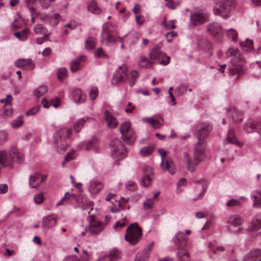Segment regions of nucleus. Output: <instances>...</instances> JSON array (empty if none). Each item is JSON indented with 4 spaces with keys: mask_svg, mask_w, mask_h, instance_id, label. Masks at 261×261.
I'll return each mask as SVG.
<instances>
[{
    "mask_svg": "<svg viewBox=\"0 0 261 261\" xmlns=\"http://www.w3.org/2000/svg\"><path fill=\"white\" fill-rule=\"evenodd\" d=\"M212 129V125L208 122L200 123L196 125L195 134L198 142L195 146L193 157H191L187 152L183 154L184 161L189 171L193 172L195 167L201 162L204 156L206 146L205 139L208 138Z\"/></svg>",
    "mask_w": 261,
    "mask_h": 261,
    "instance_id": "obj_1",
    "label": "nucleus"
},
{
    "mask_svg": "<svg viewBox=\"0 0 261 261\" xmlns=\"http://www.w3.org/2000/svg\"><path fill=\"white\" fill-rule=\"evenodd\" d=\"M226 56L230 59L231 63L228 68V73L230 76H234L235 80H238L246 71L244 65V59L241 57L239 50L237 48H229L226 52Z\"/></svg>",
    "mask_w": 261,
    "mask_h": 261,
    "instance_id": "obj_2",
    "label": "nucleus"
},
{
    "mask_svg": "<svg viewBox=\"0 0 261 261\" xmlns=\"http://www.w3.org/2000/svg\"><path fill=\"white\" fill-rule=\"evenodd\" d=\"M187 237L183 232L179 231L173 237L172 240V247L179 250L177 256L179 261H189L190 256L188 252L184 249L187 244Z\"/></svg>",
    "mask_w": 261,
    "mask_h": 261,
    "instance_id": "obj_3",
    "label": "nucleus"
},
{
    "mask_svg": "<svg viewBox=\"0 0 261 261\" xmlns=\"http://www.w3.org/2000/svg\"><path fill=\"white\" fill-rule=\"evenodd\" d=\"M72 133V128L62 127L57 130L53 135V144L57 151H65L67 148L66 139Z\"/></svg>",
    "mask_w": 261,
    "mask_h": 261,
    "instance_id": "obj_4",
    "label": "nucleus"
},
{
    "mask_svg": "<svg viewBox=\"0 0 261 261\" xmlns=\"http://www.w3.org/2000/svg\"><path fill=\"white\" fill-rule=\"evenodd\" d=\"M219 8L214 9L215 15H220L223 18H227L229 16V12L235 7L234 0H215Z\"/></svg>",
    "mask_w": 261,
    "mask_h": 261,
    "instance_id": "obj_5",
    "label": "nucleus"
},
{
    "mask_svg": "<svg viewBox=\"0 0 261 261\" xmlns=\"http://www.w3.org/2000/svg\"><path fill=\"white\" fill-rule=\"evenodd\" d=\"M142 237V229L136 223L131 224L126 229L125 240L132 245L137 244Z\"/></svg>",
    "mask_w": 261,
    "mask_h": 261,
    "instance_id": "obj_6",
    "label": "nucleus"
},
{
    "mask_svg": "<svg viewBox=\"0 0 261 261\" xmlns=\"http://www.w3.org/2000/svg\"><path fill=\"white\" fill-rule=\"evenodd\" d=\"M120 132L121 134L122 139L127 144H133L136 139V136L130 127V124L128 122L123 123L120 128Z\"/></svg>",
    "mask_w": 261,
    "mask_h": 261,
    "instance_id": "obj_7",
    "label": "nucleus"
},
{
    "mask_svg": "<svg viewBox=\"0 0 261 261\" xmlns=\"http://www.w3.org/2000/svg\"><path fill=\"white\" fill-rule=\"evenodd\" d=\"M127 67L125 64H122L119 66L114 73L112 79V84L114 85H117L121 82H125L126 81V76L127 75Z\"/></svg>",
    "mask_w": 261,
    "mask_h": 261,
    "instance_id": "obj_8",
    "label": "nucleus"
},
{
    "mask_svg": "<svg viewBox=\"0 0 261 261\" xmlns=\"http://www.w3.org/2000/svg\"><path fill=\"white\" fill-rule=\"evenodd\" d=\"M116 40V38L111 34L108 24H104L101 32V41L102 43L107 46H112Z\"/></svg>",
    "mask_w": 261,
    "mask_h": 261,
    "instance_id": "obj_9",
    "label": "nucleus"
},
{
    "mask_svg": "<svg viewBox=\"0 0 261 261\" xmlns=\"http://www.w3.org/2000/svg\"><path fill=\"white\" fill-rule=\"evenodd\" d=\"M111 148V154L114 158L121 157L120 153L122 151H126V147L122 144L121 141L118 139H115L111 141L110 143ZM123 157V156H122Z\"/></svg>",
    "mask_w": 261,
    "mask_h": 261,
    "instance_id": "obj_10",
    "label": "nucleus"
},
{
    "mask_svg": "<svg viewBox=\"0 0 261 261\" xmlns=\"http://www.w3.org/2000/svg\"><path fill=\"white\" fill-rule=\"evenodd\" d=\"M12 100V97L11 95H8L6 99H3L1 100V102L2 103H5V106L8 108H4V112L1 114L2 117L6 119L7 117H11L13 113V109L11 107V102Z\"/></svg>",
    "mask_w": 261,
    "mask_h": 261,
    "instance_id": "obj_11",
    "label": "nucleus"
},
{
    "mask_svg": "<svg viewBox=\"0 0 261 261\" xmlns=\"http://www.w3.org/2000/svg\"><path fill=\"white\" fill-rule=\"evenodd\" d=\"M143 177L142 181L143 185L147 187L150 185L153 176L152 168L149 166H144L142 169Z\"/></svg>",
    "mask_w": 261,
    "mask_h": 261,
    "instance_id": "obj_12",
    "label": "nucleus"
},
{
    "mask_svg": "<svg viewBox=\"0 0 261 261\" xmlns=\"http://www.w3.org/2000/svg\"><path fill=\"white\" fill-rule=\"evenodd\" d=\"M104 228L102 222L100 221H91L90 222L88 226H86V230L89 231L93 234H97Z\"/></svg>",
    "mask_w": 261,
    "mask_h": 261,
    "instance_id": "obj_13",
    "label": "nucleus"
},
{
    "mask_svg": "<svg viewBox=\"0 0 261 261\" xmlns=\"http://www.w3.org/2000/svg\"><path fill=\"white\" fill-rule=\"evenodd\" d=\"M57 220L58 217L55 214L48 215L42 218V226L44 228H51L56 225Z\"/></svg>",
    "mask_w": 261,
    "mask_h": 261,
    "instance_id": "obj_14",
    "label": "nucleus"
},
{
    "mask_svg": "<svg viewBox=\"0 0 261 261\" xmlns=\"http://www.w3.org/2000/svg\"><path fill=\"white\" fill-rule=\"evenodd\" d=\"M206 186L203 184L198 182L192 194V199L196 200L201 198L206 191Z\"/></svg>",
    "mask_w": 261,
    "mask_h": 261,
    "instance_id": "obj_15",
    "label": "nucleus"
},
{
    "mask_svg": "<svg viewBox=\"0 0 261 261\" xmlns=\"http://www.w3.org/2000/svg\"><path fill=\"white\" fill-rule=\"evenodd\" d=\"M261 122H255L254 121L249 120L244 125V130L247 133H251L255 129L256 131H261Z\"/></svg>",
    "mask_w": 261,
    "mask_h": 261,
    "instance_id": "obj_16",
    "label": "nucleus"
},
{
    "mask_svg": "<svg viewBox=\"0 0 261 261\" xmlns=\"http://www.w3.org/2000/svg\"><path fill=\"white\" fill-rule=\"evenodd\" d=\"M143 120L147 122L154 128H160L164 124L163 118L160 116H154L152 117L143 118Z\"/></svg>",
    "mask_w": 261,
    "mask_h": 261,
    "instance_id": "obj_17",
    "label": "nucleus"
},
{
    "mask_svg": "<svg viewBox=\"0 0 261 261\" xmlns=\"http://www.w3.org/2000/svg\"><path fill=\"white\" fill-rule=\"evenodd\" d=\"M153 244V242L151 243L144 249L142 252L138 253L136 254L135 261H147Z\"/></svg>",
    "mask_w": 261,
    "mask_h": 261,
    "instance_id": "obj_18",
    "label": "nucleus"
},
{
    "mask_svg": "<svg viewBox=\"0 0 261 261\" xmlns=\"http://www.w3.org/2000/svg\"><path fill=\"white\" fill-rule=\"evenodd\" d=\"M46 178L45 176H43L39 173H35L30 176L29 185L31 188L38 187Z\"/></svg>",
    "mask_w": 261,
    "mask_h": 261,
    "instance_id": "obj_19",
    "label": "nucleus"
},
{
    "mask_svg": "<svg viewBox=\"0 0 261 261\" xmlns=\"http://www.w3.org/2000/svg\"><path fill=\"white\" fill-rule=\"evenodd\" d=\"M261 257V249H253L247 253L242 261H257Z\"/></svg>",
    "mask_w": 261,
    "mask_h": 261,
    "instance_id": "obj_20",
    "label": "nucleus"
},
{
    "mask_svg": "<svg viewBox=\"0 0 261 261\" xmlns=\"http://www.w3.org/2000/svg\"><path fill=\"white\" fill-rule=\"evenodd\" d=\"M207 30L213 35L219 38L223 34L222 27L218 23H212L207 27Z\"/></svg>",
    "mask_w": 261,
    "mask_h": 261,
    "instance_id": "obj_21",
    "label": "nucleus"
},
{
    "mask_svg": "<svg viewBox=\"0 0 261 261\" xmlns=\"http://www.w3.org/2000/svg\"><path fill=\"white\" fill-rule=\"evenodd\" d=\"M72 96L74 101L76 103H84L86 99V95L79 88L73 90Z\"/></svg>",
    "mask_w": 261,
    "mask_h": 261,
    "instance_id": "obj_22",
    "label": "nucleus"
},
{
    "mask_svg": "<svg viewBox=\"0 0 261 261\" xmlns=\"http://www.w3.org/2000/svg\"><path fill=\"white\" fill-rule=\"evenodd\" d=\"M104 119L107 121V126L109 128H115L118 124L116 118L108 110L105 112Z\"/></svg>",
    "mask_w": 261,
    "mask_h": 261,
    "instance_id": "obj_23",
    "label": "nucleus"
},
{
    "mask_svg": "<svg viewBox=\"0 0 261 261\" xmlns=\"http://www.w3.org/2000/svg\"><path fill=\"white\" fill-rule=\"evenodd\" d=\"M164 56V54L161 52L160 47L158 45H155L150 49L148 54L149 58L152 61L153 60H158Z\"/></svg>",
    "mask_w": 261,
    "mask_h": 261,
    "instance_id": "obj_24",
    "label": "nucleus"
},
{
    "mask_svg": "<svg viewBox=\"0 0 261 261\" xmlns=\"http://www.w3.org/2000/svg\"><path fill=\"white\" fill-rule=\"evenodd\" d=\"M205 16L202 13H194L191 14L190 20L193 25L203 23L205 21Z\"/></svg>",
    "mask_w": 261,
    "mask_h": 261,
    "instance_id": "obj_25",
    "label": "nucleus"
},
{
    "mask_svg": "<svg viewBox=\"0 0 261 261\" xmlns=\"http://www.w3.org/2000/svg\"><path fill=\"white\" fill-rule=\"evenodd\" d=\"M86 60V57L85 56H82L77 57L71 62L70 64V68L71 72H74L79 70L82 63L85 62Z\"/></svg>",
    "mask_w": 261,
    "mask_h": 261,
    "instance_id": "obj_26",
    "label": "nucleus"
},
{
    "mask_svg": "<svg viewBox=\"0 0 261 261\" xmlns=\"http://www.w3.org/2000/svg\"><path fill=\"white\" fill-rule=\"evenodd\" d=\"M260 228H261V214H258L253 217L249 224L248 229L250 231H253Z\"/></svg>",
    "mask_w": 261,
    "mask_h": 261,
    "instance_id": "obj_27",
    "label": "nucleus"
},
{
    "mask_svg": "<svg viewBox=\"0 0 261 261\" xmlns=\"http://www.w3.org/2000/svg\"><path fill=\"white\" fill-rule=\"evenodd\" d=\"M250 197L253 201V207L255 208H261V192L254 190L252 192Z\"/></svg>",
    "mask_w": 261,
    "mask_h": 261,
    "instance_id": "obj_28",
    "label": "nucleus"
},
{
    "mask_svg": "<svg viewBox=\"0 0 261 261\" xmlns=\"http://www.w3.org/2000/svg\"><path fill=\"white\" fill-rule=\"evenodd\" d=\"M103 188L102 183L97 180H91L89 182V190L91 193L95 194L99 192Z\"/></svg>",
    "mask_w": 261,
    "mask_h": 261,
    "instance_id": "obj_29",
    "label": "nucleus"
},
{
    "mask_svg": "<svg viewBox=\"0 0 261 261\" xmlns=\"http://www.w3.org/2000/svg\"><path fill=\"white\" fill-rule=\"evenodd\" d=\"M244 222L243 218L238 215L234 214L231 215L227 221V223L234 227H239L241 226Z\"/></svg>",
    "mask_w": 261,
    "mask_h": 261,
    "instance_id": "obj_30",
    "label": "nucleus"
},
{
    "mask_svg": "<svg viewBox=\"0 0 261 261\" xmlns=\"http://www.w3.org/2000/svg\"><path fill=\"white\" fill-rule=\"evenodd\" d=\"M14 64L15 66L18 67H22L28 65L32 69L35 68V64L31 59H18L15 61Z\"/></svg>",
    "mask_w": 261,
    "mask_h": 261,
    "instance_id": "obj_31",
    "label": "nucleus"
},
{
    "mask_svg": "<svg viewBox=\"0 0 261 261\" xmlns=\"http://www.w3.org/2000/svg\"><path fill=\"white\" fill-rule=\"evenodd\" d=\"M164 170H167L170 174H173L175 172L174 163L172 160L168 159L161 165Z\"/></svg>",
    "mask_w": 261,
    "mask_h": 261,
    "instance_id": "obj_32",
    "label": "nucleus"
},
{
    "mask_svg": "<svg viewBox=\"0 0 261 261\" xmlns=\"http://www.w3.org/2000/svg\"><path fill=\"white\" fill-rule=\"evenodd\" d=\"M138 64L141 67L148 68L151 66L154 62L150 58L148 59L146 57L141 56L140 57Z\"/></svg>",
    "mask_w": 261,
    "mask_h": 261,
    "instance_id": "obj_33",
    "label": "nucleus"
},
{
    "mask_svg": "<svg viewBox=\"0 0 261 261\" xmlns=\"http://www.w3.org/2000/svg\"><path fill=\"white\" fill-rule=\"evenodd\" d=\"M87 9L89 12L94 14H99L101 12L100 8L97 6V2L94 0L90 2L88 5Z\"/></svg>",
    "mask_w": 261,
    "mask_h": 261,
    "instance_id": "obj_34",
    "label": "nucleus"
},
{
    "mask_svg": "<svg viewBox=\"0 0 261 261\" xmlns=\"http://www.w3.org/2000/svg\"><path fill=\"white\" fill-rule=\"evenodd\" d=\"M227 140L231 144H236L239 147H242L243 144L239 141L234 136L233 130H230L228 132Z\"/></svg>",
    "mask_w": 261,
    "mask_h": 261,
    "instance_id": "obj_35",
    "label": "nucleus"
},
{
    "mask_svg": "<svg viewBox=\"0 0 261 261\" xmlns=\"http://www.w3.org/2000/svg\"><path fill=\"white\" fill-rule=\"evenodd\" d=\"M30 34V30L29 29H24L20 32L15 33L14 36L21 41H25L28 38V35Z\"/></svg>",
    "mask_w": 261,
    "mask_h": 261,
    "instance_id": "obj_36",
    "label": "nucleus"
},
{
    "mask_svg": "<svg viewBox=\"0 0 261 261\" xmlns=\"http://www.w3.org/2000/svg\"><path fill=\"white\" fill-rule=\"evenodd\" d=\"M104 256L110 258L111 261H117L120 258V252L118 249L114 248L109 251V255Z\"/></svg>",
    "mask_w": 261,
    "mask_h": 261,
    "instance_id": "obj_37",
    "label": "nucleus"
},
{
    "mask_svg": "<svg viewBox=\"0 0 261 261\" xmlns=\"http://www.w3.org/2000/svg\"><path fill=\"white\" fill-rule=\"evenodd\" d=\"M88 118H82L77 120L73 125V128L76 133H79L83 127Z\"/></svg>",
    "mask_w": 261,
    "mask_h": 261,
    "instance_id": "obj_38",
    "label": "nucleus"
},
{
    "mask_svg": "<svg viewBox=\"0 0 261 261\" xmlns=\"http://www.w3.org/2000/svg\"><path fill=\"white\" fill-rule=\"evenodd\" d=\"M154 147L153 145H149L142 147L140 150V153L142 156H147L150 155L153 151Z\"/></svg>",
    "mask_w": 261,
    "mask_h": 261,
    "instance_id": "obj_39",
    "label": "nucleus"
},
{
    "mask_svg": "<svg viewBox=\"0 0 261 261\" xmlns=\"http://www.w3.org/2000/svg\"><path fill=\"white\" fill-rule=\"evenodd\" d=\"M48 88L47 86L43 85L38 87L34 92V95L37 97H40L47 92Z\"/></svg>",
    "mask_w": 261,
    "mask_h": 261,
    "instance_id": "obj_40",
    "label": "nucleus"
},
{
    "mask_svg": "<svg viewBox=\"0 0 261 261\" xmlns=\"http://www.w3.org/2000/svg\"><path fill=\"white\" fill-rule=\"evenodd\" d=\"M240 44L243 49L246 51H250L253 49V41L251 40L246 39L245 42H241Z\"/></svg>",
    "mask_w": 261,
    "mask_h": 261,
    "instance_id": "obj_41",
    "label": "nucleus"
},
{
    "mask_svg": "<svg viewBox=\"0 0 261 261\" xmlns=\"http://www.w3.org/2000/svg\"><path fill=\"white\" fill-rule=\"evenodd\" d=\"M97 146V139L96 138H94L92 140L90 141L88 143L86 147V150H91L93 149V150L97 151L98 150Z\"/></svg>",
    "mask_w": 261,
    "mask_h": 261,
    "instance_id": "obj_42",
    "label": "nucleus"
},
{
    "mask_svg": "<svg viewBox=\"0 0 261 261\" xmlns=\"http://www.w3.org/2000/svg\"><path fill=\"white\" fill-rule=\"evenodd\" d=\"M33 30L36 34L42 35L46 33L47 30L42 24H37L33 27Z\"/></svg>",
    "mask_w": 261,
    "mask_h": 261,
    "instance_id": "obj_43",
    "label": "nucleus"
},
{
    "mask_svg": "<svg viewBox=\"0 0 261 261\" xmlns=\"http://www.w3.org/2000/svg\"><path fill=\"white\" fill-rule=\"evenodd\" d=\"M95 39L93 37H88L85 41V48L86 49H92L95 47Z\"/></svg>",
    "mask_w": 261,
    "mask_h": 261,
    "instance_id": "obj_44",
    "label": "nucleus"
},
{
    "mask_svg": "<svg viewBox=\"0 0 261 261\" xmlns=\"http://www.w3.org/2000/svg\"><path fill=\"white\" fill-rule=\"evenodd\" d=\"M23 118L22 115H19L16 119L12 121L11 126L14 129L20 127L23 123Z\"/></svg>",
    "mask_w": 261,
    "mask_h": 261,
    "instance_id": "obj_45",
    "label": "nucleus"
},
{
    "mask_svg": "<svg viewBox=\"0 0 261 261\" xmlns=\"http://www.w3.org/2000/svg\"><path fill=\"white\" fill-rule=\"evenodd\" d=\"M226 33L227 36L232 41L235 42L237 40L238 34L236 30L233 29L226 30Z\"/></svg>",
    "mask_w": 261,
    "mask_h": 261,
    "instance_id": "obj_46",
    "label": "nucleus"
},
{
    "mask_svg": "<svg viewBox=\"0 0 261 261\" xmlns=\"http://www.w3.org/2000/svg\"><path fill=\"white\" fill-rule=\"evenodd\" d=\"M72 196H74V194H69V193L68 192L65 193L64 196L57 203L56 205L60 206L67 203L69 201L68 199H69L70 197Z\"/></svg>",
    "mask_w": 261,
    "mask_h": 261,
    "instance_id": "obj_47",
    "label": "nucleus"
},
{
    "mask_svg": "<svg viewBox=\"0 0 261 261\" xmlns=\"http://www.w3.org/2000/svg\"><path fill=\"white\" fill-rule=\"evenodd\" d=\"M251 66L257 71V73H253V75L256 77H259L261 75V62L260 63L256 62L255 63H253Z\"/></svg>",
    "mask_w": 261,
    "mask_h": 261,
    "instance_id": "obj_48",
    "label": "nucleus"
},
{
    "mask_svg": "<svg viewBox=\"0 0 261 261\" xmlns=\"http://www.w3.org/2000/svg\"><path fill=\"white\" fill-rule=\"evenodd\" d=\"M187 90V86L186 85L181 84L175 89L176 94L178 96H181L186 93Z\"/></svg>",
    "mask_w": 261,
    "mask_h": 261,
    "instance_id": "obj_49",
    "label": "nucleus"
},
{
    "mask_svg": "<svg viewBox=\"0 0 261 261\" xmlns=\"http://www.w3.org/2000/svg\"><path fill=\"white\" fill-rule=\"evenodd\" d=\"M139 74L138 72L136 70H133L130 73V77L128 78L130 86H133L135 83L136 79L138 77Z\"/></svg>",
    "mask_w": 261,
    "mask_h": 261,
    "instance_id": "obj_50",
    "label": "nucleus"
},
{
    "mask_svg": "<svg viewBox=\"0 0 261 261\" xmlns=\"http://www.w3.org/2000/svg\"><path fill=\"white\" fill-rule=\"evenodd\" d=\"M154 204V201L152 199L149 198L144 202L143 208L145 210H151L153 208Z\"/></svg>",
    "mask_w": 261,
    "mask_h": 261,
    "instance_id": "obj_51",
    "label": "nucleus"
},
{
    "mask_svg": "<svg viewBox=\"0 0 261 261\" xmlns=\"http://www.w3.org/2000/svg\"><path fill=\"white\" fill-rule=\"evenodd\" d=\"M67 71L65 68H61L59 69L58 72V77L60 80H62L67 76Z\"/></svg>",
    "mask_w": 261,
    "mask_h": 261,
    "instance_id": "obj_52",
    "label": "nucleus"
},
{
    "mask_svg": "<svg viewBox=\"0 0 261 261\" xmlns=\"http://www.w3.org/2000/svg\"><path fill=\"white\" fill-rule=\"evenodd\" d=\"M95 55L98 58H108L109 56L107 55L101 48H98L95 51Z\"/></svg>",
    "mask_w": 261,
    "mask_h": 261,
    "instance_id": "obj_53",
    "label": "nucleus"
},
{
    "mask_svg": "<svg viewBox=\"0 0 261 261\" xmlns=\"http://www.w3.org/2000/svg\"><path fill=\"white\" fill-rule=\"evenodd\" d=\"M241 204V201L240 200L237 199H231L227 202L226 205L228 207H233L239 206Z\"/></svg>",
    "mask_w": 261,
    "mask_h": 261,
    "instance_id": "obj_54",
    "label": "nucleus"
},
{
    "mask_svg": "<svg viewBox=\"0 0 261 261\" xmlns=\"http://www.w3.org/2000/svg\"><path fill=\"white\" fill-rule=\"evenodd\" d=\"M8 140V133L4 130L0 131V145L7 142Z\"/></svg>",
    "mask_w": 261,
    "mask_h": 261,
    "instance_id": "obj_55",
    "label": "nucleus"
},
{
    "mask_svg": "<svg viewBox=\"0 0 261 261\" xmlns=\"http://www.w3.org/2000/svg\"><path fill=\"white\" fill-rule=\"evenodd\" d=\"M40 108H41L40 106H37L33 108L32 109H30V110L26 112L25 115L27 116L34 115L40 111Z\"/></svg>",
    "mask_w": 261,
    "mask_h": 261,
    "instance_id": "obj_56",
    "label": "nucleus"
},
{
    "mask_svg": "<svg viewBox=\"0 0 261 261\" xmlns=\"http://www.w3.org/2000/svg\"><path fill=\"white\" fill-rule=\"evenodd\" d=\"M127 222V221L126 219V217H125L124 218H123L122 221H119L117 222V223L114 226V228H122L126 225Z\"/></svg>",
    "mask_w": 261,
    "mask_h": 261,
    "instance_id": "obj_57",
    "label": "nucleus"
},
{
    "mask_svg": "<svg viewBox=\"0 0 261 261\" xmlns=\"http://www.w3.org/2000/svg\"><path fill=\"white\" fill-rule=\"evenodd\" d=\"M98 90L97 88L94 87L90 90L89 96L92 100L96 99L98 95Z\"/></svg>",
    "mask_w": 261,
    "mask_h": 261,
    "instance_id": "obj_58",
    "label": "nucleus"
},
{
    "mask_svg": "<svg viewBox=\"0 0 261 261\" xmlns=\"http://www.w3.org/2000/svg\"><path fill=\"white\" fill-rule=\"evenodd\" d=\"M75 158V155L74 154V152L68 153V154L65 157L64 161L62 163L63 166L64 167L65 162H69V161L73 160Z\"/></svg>",
    "mask_w": 261,
    "mask_h": 261,
    "instance_id": "obj_59",
    "label": "nucleus"
},
{
    "mask_svg": "<svg viewBox=\"0 0 261 261\" xmlns=\"http://www.w3.org/2000/svg\"><path fill=\"white\" fill-rule=\"evenodd\" d=\"M35 203L37 204L41 203L44 200L43 195L42 194H37L34 196V197Z\"/></svg>",
    "mask_w": 261,
    "mask_h": 261,
    "instance_id": "obj_60",
    "label": "nucleus"
},
{
    "mask_svg": "<svg viewBox=\"0 0 261 261\" xmlns=\"http://www.w3.org/2000/svg\"><path fill=\"white\" fill-rule=\"evenodd\" d=\"M54 0H39V3L43 8H47Z\"/></svg>",
    "mask_w": 261,
    "mask_h": 261,
    "instance_id": "obj_61",
    "label": "nucleus"
},
{
    "mask_svg": "<svg viewBox=\"0 0 261 261\" xmlns=\"http://www.w3.org/2000/svg\"><path fill=\"white\" fill-rule=\"evenodd\" d=\"M126 187L128 190L135 191L136 189V185L133 181H129L126 185Z\"/></svg>",
    "mask_w": 261,
    "mask_h": 261,
    "instance_id": "obj_62",
    "label": "nucleus"
},
{
    "mask_svg": "<svg viewBox=\"0 0 261 261\" xmlns=\"http://www.w3.org/2000/svg\"><path fill=\"white\" fill-rule=\"evenodd\" d=\"M84 254L82 255V258L85 261H89L91 258V254L88 252L86 250H83Z\"/></svg>",
    "mask_w": 261,
    "mask_h": 261,
    "instance_id": "obj_63",
    "label": "nucleus"
},
{
    "mask_svg": "<svg viewBox=\"0 0 261 261\" xmlns=\"http://www.w3.org/2000/svg\"><path fill=\"white\" fill-rule=\"evenodd\" d=\"M8 190V186L6 184H0V194L7 193Z\"/></svg>",
    "mask_w": 261,
    "mask_h": 261,
    "instance_id": "obj_64",
    "label": "nucleus"
}]
</instances>
